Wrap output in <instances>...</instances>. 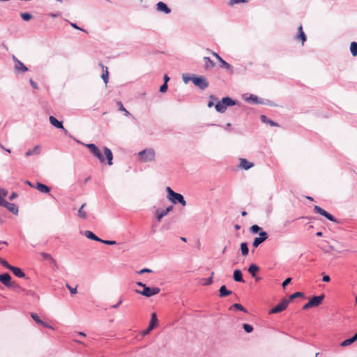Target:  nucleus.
<instances>
[{
    "label": "nucleus",
    "instance_id": "nucleus-1",
    "mask_svg": "<svg viewBox=\"0 0 357 357\" xmlns=\"http://www.w3.org/2000/svg\"><path fill=\"white\" fill-rule=\"evenodd\" d=\"M166 191L167 192V198L173 204L178 203L183 206L186 205V202L181 194L175 192L170 187H167Z\"/></svg>",
    "mask_w": 357,
    "mask_h": 357
},
{
    "label": "nucleus",
    "instance_id": "nucleus-2",
    "mask_svg": "<svg viewBox=\"0 0 357 357\" xmlns=\"http://www.w3.org/2000/svg\"><path fill=\"white\" fill-rule=\"evenodd\" d=\"M236 104V101L232 98L227 96L222 98V100L218 102L215 106V110L220 113H224L227 107L234 106Z\"/></svg>",
    "mask_w": 357,
    "mask_h": 357
},
{
    "label": "nucleus",
    "instance_id": "nucleus-3",
    "mask_svg": "<svg viewBox=\"0 0 357 357\" xmlns=\"http://www.w3.org/2000/svg\"><path fill=\"white\" fill-rule=\"evenodd\" d=\"M155 151L153 149H144L139 152L138 155L140 161L147 162L154 160Z\"/></svg>",
    "mask_w": 357,
    "mask_h": 357
},
{
    "label": "nucleus",
    "instance_id": "nucleus-4",
    "mask_svg": "<svg viewBox=\"0 0 357 357\" xmlns=\"http://www.w3.org/2000/svg\"><path fill=\"white\" fill-rule=\"evenodd\" d=\"M50 123L55 128L63 130L66 136L75 139L77 143H81L79 140L75 139L70 133L63 127V122L58 121L54 116H50L49 117Z\"/></svg>",
    "mask_w": 357,
    "mask_h": 357
},
{
    "label": "nucleus",
    "instance_id": "nucleus-5",
    "mask_svg": "<svg viewBox=\"0 0 357 357\" xmlns=\"http://www.w3.org/2000/svg\"><path fill=\"white\" fill-rule=\"evenodd\" d=\"M191 81L201 90L206 89L209 85L207 79L202 76H193L192 77Z\"/></svg>",
    "mask_w": 357,
    "mask_h": 357
},
{
    "label": "nucleus",
    "instance_id": "nucleus-6",
    "mask_svg": "<svg viewBox=\"0 0 357 357\" xmlns=\"http://www.w3.org/2000/svg\"><path fill=\"white\" fill-rule=\"evenodd\" d=\"M160 291V289L159 287H149L146 285L144 286V288L142 291L137 290L136 292L142 294L144 296L146 297H151L152 296L158 294Z\"/></svg>",
    "mask_w": 357,
    "mask_h": 357
},
{
    "label": "nucleus",
    "instance_id": "nucleus-7",
    "mask_svg": "<svg viewBox=\"0 0 357 357\" xmlns=\"http://www.w3.org/2000/svg\"><path fill=\"white\" fill-rule=\"evenodd\" d=\"M83 145L86 146L88 149H89L91 153L96 157L101 162H105V158L102 155L100 150L98 149V146H96L94 144H83Z\"/></svg>",
    "mask_w": 357,
    "mask_h": 357
},
{
    "label": "nucleus",
    "instance_id": "nucleus-8",
    "mask_svg": "<svg viewBox=\"0 0 357 357\" xmlns=\"http://www.w3.org/2000/svg\"><path fill=\"white\" fill-rule=\"evenodd\" d=\"M288 305L289 301L286 298H284L281 301L280 303H279L270 310V314H276L281 312L287 307Z\"/></svg>",
    "mask_w": 357,
    "mask_h": 357
},
{
    "label": "nucleus",
    "instance_id": "nucleus-9",
    "mask_svg": "<svg viewBox=\"0 0 357 357\" xmlns=\"http://www.w3.org/2000/svg\"><path fill=\"white\" fill-rule=\"evenodd\" d=\"M0 282L6 286L7 287H14L17 289H20V287L18 285H13L11 282V277L10 275L6 273L0 274Z\"/></svg>",
    "mask_w": 357,
    "mask_h": 357
},
{
    "label": "nucleus",
    "instance_id": "nucleus-10",
    "mask_svg": "<svg viewBox=\"0 0 357 357\" xmlns=\"http://www.w3.org/2000/svg\"><path fill=\"white\" fill-rule=\"evenodd\" d=\"M314 211L324 216L326 218H327L328 220L330 221H332V222H337V220L335 217H333L331 214H330L329 213H328L326 211H325L324 209H323L322 208H321L320 206H314Z\"/></svg>",
    "mask_w": 357,
    "mask_h": 357
},
{
    "label": "nucleus",
    "instance_id": "nucleus-11",
    "mask_svg": "<svg viewBox=\"0 0 357 357\" xmlns=\"http://www.w3.org/2000/svg\"><path fill=\"white\" fill-rule=\"evenodd\" d=\"M173 206L171 205L167 207L165 209L159 210L157 209L155 211V216L158 222H160L163 217H165L169 212L172 211Z\"/></svg>",
    "mask_w": 357,
    "mask_h": 357
},
{
    "label": "nucleus",
    "instance_id": "nucleus-12",
    "mask_svg": "<svg viewBox=\"0 0 357 357\" xmlns=\"http://www.w3.org/2000/svg\"><path fill=\"white\" fill-rule=\"evenodd\" d=\"M324 297V294H321L320 296H314L312 297L309 301L310 302V304L312 307H317L322 303Z\"/></svg>",
    "mask_w": 357,
    "mask_h": 357
},
{
    "label": "nucleus",
    "instance_id": "nucleus-13",
    "mask_svg": "<svg viewBox=\"0 0 357 357\" xmlns=\"http://www.w3.org/2000/svg\"><path fill=\"white\" fill-rule=\"evenodd\" d=\"M1 206L6 207L10 212L13 213V214L16 215L18 213V208L15 204L10 203V202L6 201L3 203V204H2Z\"/></svg>",
    "mask_w": 357,
    "mask_h": 357
},
{
    "label": "nucleus",
    "instance_id": "nucleus-14",
    "mask_svg": "<svg viewBox=\"0 0 357 357\" xmlns=\"http://www.w3.org/2000/svg\"><path fill=\"white\" fill-rule=\"evenodd\" d=\"M157 10L160 12H162L165 14H169L171 13V9L167 6L166 3L162 1H159L156 4Z\"/></svg>",
    "mask_w": 357,
    "mask_h": 357
},
{
    "label": "nucleus",
    "instance_id": "nucleus-15",
    "mask_svg": "<svg viewBox=\"0 0 357 357\" xmlns=\"http://www.w3.org/2000/svg\"><path fill=\"white\" fill-rule=\"evenodd\" d=\"M254 166V163L249 162L245 158H240L239 167L245 170H248Z\"/></svg>",
    "mask_w": 357,
    "mask_h": 357
},
{
    "label": "nucleus",
    "instance_id": "nucleus-16",
    "mask_svg": "<svg viewBox=\"0 0 357 357\" xmlns=\"http://www.w3.org/2000/svg\"><path fill=\"white\" fill-rule=\"evenodd\" d=\"M103 151L106 159L107 160V164L109 165H112L113 154L112 151L107 146L103 147Z\"/></svg>",
    "mask_w": 357,
    "mask_h": 357
},
{
    "label": "nucleus",
    "instance_id": "nucleus-17",
    "mask_svg": "<svg viewBox=\"0 0 357 357\" xmlns=\"http://www.w3.org/2000/svg\"><path fill=\"white\" fill-rule=\"evenodd\" d=\"M15 70L17 73H25L28 71V68L24 65L20 61H17V63L15 65Z\"/></svg>",
    "mask_w": 357,
    "mask_h": 357
},
{
    "label": "nucleus",
    "instance_id": "nucleus-18",
    "mask_svg": "<svg viewBox=\"0 0 357 357\" xmlns=\"http://www.w3.org/2000/svg\"><path fill=\"white\" fill-rule=\"evenodd\" d=\"M233 278L236 282H245V280L243 278L242 272L240 269H236L234 271Z\"/></svg>",
    "mask_w": 357,
    "mask_h": 357
},
{
    "label": "nucleus",
    "instance_id": "nucleus-19",
    "mask_svg": "<svg viewBox=\"0 0 357 357\" xmlns=\"http://www.w3.org/2000/svg\"><path fill=\"white\" fill-rule=\"evenodd\" d=\"M10 271L13 272V273L17 278H25V274L24 272L18 267L16 266H12L10 268Z\"/></svg>",
    "mask_w": 357,
    "mask_h": 357
},
{
    "label": "nucleus",
    "instance_id": "nucleus-20",
    "mask_svg": "<svg viewBox=\"0 0 357 357\" xmlns=\"http://www.w3.org/2000/svg\"><path fill=\"white\" fill-rule=\"evenodd\" d=\"M36 188L43 193H48L50 191V188L47 185L43 184L40 182H38L36 183Z\"/></svg>",
    "mask_w": 357,
    "mask_h": 357
},
{
    "label": "nucleus",
    "instance_id": "nucleus-21",
    "mask_svg": "<svg viewBox=\"0 0 357 357\" xmlns=\"http://www.w3.org/2000/svg\"><path fill=\"white\" fill-rule=\"evenodd\" d=\"M40 151V146L39 145L36 146L33 149H29L25 153L26 157H29L32 155H38Z\"/></svg>",
    "mask_w": 357,
    "mask_h": 357
},
{
    "label": "nucleus",
    "instance_id": "nucleus-22",
    "mask_svg": "<svg viewBox=\"0 0 357 357\" xmlns=\"http://www.w3.org/2000/svg\"><path fill=\"white\" fill-rule=\"evenodd\" d=\"M84 235L89 239L93 240L96 241L100 242L101 241V238H100L98 236H97L96 234H94L92 231L89 230H86L84 232Z\"/></svg>",
    "mask_w": 357,
    "mask_h": 357
},
{
    "label": "nucleus",
    "instance_id": "nucleus-23",
    "mask_svg": "<svg viewBox=\"0 0 357 357\" xmlns=\"http://www.w3.org/2000/svg\"><path fill=\"white\" fill-rule=\"evenodd\" d=\"M86 205V203H84L83 204H82V206H80V208H79V210L77 211V216L79 218L86 219L87 218L86 212L84 210Z\"/></svg>",
    "mask_w": 357,
    "mask_h": 357
},
{
    "label": "nucleus",
    "instance_id": "nucleus-24",
    "mask_svg": "<svg viewBox=\"0 0 357 357\" xmlns=\"http://www.w3.org/2000/svg\"><path fill=\"white\" fill-rule=\"evenodd\" d=\"M245 101L248 102H252L255 104H261L262 102L259 99V98L253 94L250 95L249 97L245 98Z\"/></svg>",
    "mask_w": 357,
    "mask_h": 357
},
{
    "label": "nucleus",
    "instance_id": "nucleus-25",
    "mask_svg": "<svg viewBox=\"0 0 357 357\" xmlns=\"http://www.w3.org/2000/svg\"><path fill=\"white\" fill-rule=\"evenodd\" d=\"M219 292H220V297H225V296H227L232 294V291L230 290H228L225 285H222L220 287V288L219 289Z\"/></svg>",
    "mask_w": 357,
    "mask_h": 357
},
{
    "label": "nucleus",
    "instance_id": "nucleus-26",
    "mask_svg": "<svg viewBox=\"0 0 357 357\" xmlns=\"http://www.w3.org/2000/svg\"><path fill=\"white\" fill-rule=\"evenodd\" d=\"M102 68V70H103V73L101 75V77L102 79H103V82H105V84H107L108 83V81H109V73H108V70H107V68L104 66L102 64H100Z\"/></svg>",
    "mask_w": 357,
    "mask_h": 357
},
{
    "label": "nucleus",
    "instance_id": "nucleus-27",
    "mask_svg": "<svg viewBox=\"0 0 357 357\" xmlns=\"http://www.w3.org/2000/svg\"><path fill=\"white\" fill-rule=\"evenodd\" d=\"M298 35L296 36V38H297V39L301 40L302 41V43L303 44V43L306 41L307 38H306L305 33L303 31V28H302L301 25L298 27Z\"/></svg>",
    "mask_w": 357,
    "mask_h": 357
},
{
    "label": "nucleus",
    "instance_id": "nucleus-28",
    "mask_svg": "<svg viewBox=\"0 0 357 357\" xmlns=\"http://www.w3.org/2000/svg\"><path fill=\"white\" fill-rule=\"evenodd\" d=\"M259 266H257L256 264H252L248 271L249 272V273L252 276V277H255L256 276V274L259 271Z\"/></svg>",
    "mask_w": 357,
    "mask_h": 357
},
{
    "label": "nucleus",
    "instance_id": "nucleus-29",
    "mask_svg": "<svg viewBox=\"0 0 357 357\" xmlns=\"http://www.w3.org/2000/svg\"><path fill=\"white\" fill-rule=\"evenodd\" d=\"M261 121L264 123L269 124L271 126H278V124L276 122H274L272 120H270L266 116L261 115L260 116Z\"/></svg>",
    "mask_w": 357,
    "mask_h": 357
},
{
    "label": "nucleus",
    "instance_id": "nucleus-30",
    "mask_svg": "<svg viewBox=\"0 0 357 357\" xmlns=\"http://www.w3.org/2000/svg\"><path fill=\"white\" fill-rule=\"evenodd\" d=\"M204 61L205 62V68H213L215 66V63L208 56L204 57Z\"/></svg>",
    "mask_w": 357,
    "mask_h": 357
},
{
    "label": "nucleus",
    "instance_id": "nucleus-31",
    "mask_svg": "<svg viewBox=\"0 0 357 357\" xmlns=\"http://www.w3.org/2000/svg\"><path fill=\"white\" fill-rule=\"evenodd\" d=\"M158 323V318L156 313L153 312L151 314V318L150 320L149 325L151 328H154Z\"/></svg>",
    "mask_w": 357,
    "mask_h": 357
},
{
    "label": "nucleus",
    "instance_id": "nucleus-32",
    "mask_svg": "<svg viewBox=\"0 0 357 357\" xmlns=\"http://www.w3.org/2000/svg\"><path fill=\"white\" fill-rule=\"evenodd\" d=\"M232 309H236L238 310H241L245 313H247V310L240 303H234L230 307L229 310H231Z\"/></svg>",
    "mask_w": 357,
    "mask_h": 357
},
{
    "label": "nucleus",
    "instance_id": "nucleus-33",
    "mask_svg": "<svg viewBox=\"0 0 357 357\" xmlns=\"http://www.w3.org/2000/svg\"><path fill=\"white\" fill-rule=\"evenodd\" d=\"M241 254L243 256L248 255V254L249 252V249H248L247 243L243 242L241 243Z\"/></svg>",
    "mask_w": 357,
    "mask_h": 357
},
{
    "label": "nucleus",
    "instance_id": "nucleus-34",
    "mask_svg": "<svg viewBox=\"0 0 357 357\" xmlns=\"http://www.w3.org/2000/svg\"><path fill=\"white\" fill-rule=\"evenodd\" d=\"M8 191L6 189L0 188V206L6 202L4 197L7 196Z\"/></svg>",
    "mask_w": 357,
    "mask_h": 357
},
{
    "label": "nucleus",
    "instance_id": "nucleus-35",
    "mask_svg": "<svg viewBox=\"0 0 357 357\" xmlns=\"http://www.w3.org/2000/svg\"><path fill=\"white\" fill-rule=\"evenodd\" d=\"M350 51L354 56H357V43L351 42L350 45Z\"/></svg>",
    "mask_w": 357,
    "mask_h": 357
},
{
    "label": "nucleus",
    "instance_id": "nucleus-36",
    "mask_svg": "<svg viewBox=\"0 0 357 357\" xmlns=\"http://www.w3.org/2000/svg\"><path fill=\"white\" fill-rule=\"evenodd\" d=\"M117 105L119 107V110L123 112L124 114L127 116H131L130 113L123 107V105L121 101H119Z\"/></svg>",
    "mask_w": 357,
    "mask_h": 357
},
{
    "label": "nucleus",
    "instance_id": "nucleus-37",
    "mask_svg": "<svg viewBox=\"0 0 357 357\" xmlns=\"http://www.w3.org/2000/svg\"><path fill=\"white\" fill-rule=\"evenodd\" d=\"M31 317L36 323L41 324V325H45V322L42 319H40V317H38V315L37 314L31 313Z\"/></svg>",
    "mask_w": 357,
    "mask_h": 357
},
{
    "label": "nucleus",
    "instance_id": "nucleus-38",
    "mask_svg": "<svg viewBox=\"0 0 357 357\" xmlns=\"http://www.w3.org/2000/svg\"><path fill=\"white\" fill-rule=\"evenodd\" d=\"M220 66L225 69H227V70H231V66L227 63V61H225L223 59H221L220 61Z\"/></svg>",
    "mask_w": 357,
    "mask_h": 357
},
{
    "label": "nucleus",
    "instance_id": "nucleus-39",
    "mask_svg": "<svg viewBox=\"0 0 357 357\" xmlns=\"http://www.w3.org/2000/svg\"><path fill=\"white\" fill-rule=\"evenodd\" d=\"M250 230L252 233L257 234L259 231V232L261 231V228L259 226H258L257 225H254L251 226V227L250 228Z\"/></svg>",
    "mask_w": 357,
    "mask_h": 357
},
{
    "label": "nucleus",
    "instance_id": "nucleus-40",
    "mask_svg": "<svg viewBox=\"0 0 357 357\" xmlns=\"http://www.w3.org/2000/svg\"><path fill=\"white\" fill-rule=\"evenodd\" d=\"M264 241L259 237H256L253 241L252 246L254 248H257Z\"/></svg>",
    "mask_w": 357,
    "mask_h": 357
},
{
    "label": "nucleus",
    "instance_id": "nucleus-41",
    "mask_svg": "<svg viewBox=\"0 0 357 357\" xmlns=\"http://www.w3.org/2000/svg\"><path fill=\"white\" fill-rule=\"evenodd\" d=\"M243 328L245 330V331L248 333H250L252 332V331H253V327L248 324H243Z\"/></svg>",
    "mask_w": 357,
    "mask_h": 357
},
{
    "label": "nucleus",
    "instance_id": "nucleus-42",
    "mask_svg": "<svg viewBox=\"0 0 357 357\" xmlns=\"http://www.w3.org/2000/svg\"><path fill=\"white\" fill-rule=\"evenodd\" d=\"M20 16L25 21H29L32 18V15L29 13H22Z\"/></svg>",
    "mask_w": 357,
    "mask_h": 357
},
{
    "label": "nucleus",
    "instance_id": "nucleus-43",
    "mask_svg": "<svg viewBox=\"0 0 357 357\" xmlns=\"http://www.w3.org/2000/svg\"><path fill=\"white\" fill-rule=\"evenodd\" d=\"M303 294L301 293V292H299V291H297V292H295L293 294H291L290 296H289V302L290 301H292L294 300V298H298V297H301V296H303Z\"/></svg>",
    "mask_w": 357,
    "mask_h": 357
},
{
    "label": "nucleus",
    "instance_id": "nucleus-44",
    "mask_svg": "<svg viewBox=\"0 0 357 357\" xmlns=\"http://www.w3.org/2000/svg\"><path fill=\"white\" fill-rule=\"evenodd\" d=\"M0 264H1L3 267L10 270V268L13 266L10 265L5 259L0 257Z\"/></svg>",
    "mask_w": 357,
    "mask_h": 357
},
{
    "label": "nucleus",
    "instance_id": "nucleus-45",
    "mask_svg": "<svg viewBox=\"0 0 357 357\" xmlns=\"http://www.w3.org/2000/svg\"><path fill=\"white\" fill-rule=\"evenodd\" d=\"M352 343H354V342L352 341L351 338H349L342 342L340 345L342 347H347L351 344Z\"/></svg>",
    "mask_w": 357,
    "mask_h": 357
},
{
    "label": "nucleus",
    "instance_id": "nucleus-46",
    "mask_svg": "<svg viewBox=\"0 0 357 357\" xmlns=\"http://www.w3.org/2000/svg\"><path fill=\"white\" fill-rule=\"evenodd\" d=\"M213 275H214V273L212 272L211 274V276L209 278H208L205 282H204V285L206 286H208V285H210L213 283Z\"/></svg>",
    "mask_w": 357,
    "mask_h": 357
},
{
    "label": "nucleus",
    "instance_id": "nucleus-47",
    "mask_svg": "<svg viewBox=\"0 0 357 357\" xmlns=\"http://www.w3.org/2000/svg\"><path fill=\"white\" fill-rule=\"evenodd\" d=\"M263 241H265L268 238V234L264 231H261L259 232V236Z\"/></svg>",
    "mask_w": 357,
    "mask_h": 357
},
{
    "label": "nucleus",
    "instance_id": "nucleus-48",
    "mask_svg": "<svg viewBox=\"0 0 357 357\" xmlns=\"http://www.w3.org/2000/svg\"><path fill=\"white\" fill-rule=\"evenodd\" d=\"M100 242L105 244V245H115L116 244V242L115 241H108V240H102L101 239V241H100Z\"/></svg>",
    "mask_w": 357,
    "mask_h": 357
},
{
    "label": "nucleus",
    "instance_id": "nucleus-49",
    "mask_svg": "<svg viewBox=\"0 0 357 357\" xmlns=\"http://www.w3.org/2000/svg\"><path fill=\"white\" fill-rule=\"evenodd\" d=\"M66 287L68 289V290L70 291L71 294H75L77 291L76 287H72L68 284H66Z\"/></svg>",
    "mask_w": 357,
    "mask_h": 357
},
{
    "label": "nucleus",
    "instance_id": "nucleus-50",
    "mask_svg": "<svg viewBox=\"0 0 357 357\" xmlns=\"http://www.w3.org/2000/svg\"><path fill=\"white\" fill-rule=\"evenodd\" d=\"M167 88H168V85L166 83H164L162 85L160 86V92L161 93H165L167 91Z\"/></svg>",
    "mask_w": 357,
    "mask_h": 357
},
{
    "label": "nucleus",
    "instance_id": "nucleus-51",
    "mask_svg": "<svg viewBox=\"0 0 357 357\" xmlns=\"http://www.w3.org/2000/svg\"><path fill=\"white\" fill-rule=\"evenodd\" d=\"M291 281V278H287L286 280H284L282 284V286L283 288H285Z\"/></svg>",
    "mask_w": 357,
    "mask_h": 357
},
{
    "label": "nucleus",
    "instance_id": "nucleus-52",
    "mask_svg": "<svg viewBox=\"0 0 357 357\" xmlns=\"http://www.w3.org/2000/svg\"><path fill=\"white\" fill-rule=\"evenodd\" d=\"M183 81L185 84H187L190 80H191L192 77H188L186 74H183L182 75Z\"/></svg>",
    "mask_w": 357,
    "mask_h": 357
},
{
    "label": "nucleus",
    "instance_id": "nucleus-53",
    "mask_svg": "<svg viewBox=\"0 0 357 357\" xmlns=\"http://www.w3.org/2000/svg\"><path fill=\"white\" fill-rule=\"evenodd\" d=\"M50 264L55 268H58V264L56 260L52 257L50 260Z\"/></svg>",
    "mask_w": 357,
    "mask_h": 357
},
{
    "label": "nucleus",
    "instance_id": "nucleus-54",
    "mask_svg": "<svg viewBox=\"0 0 357 357\" xmlns=\"http://www.w3.org/2000/svg\"><path fill=\"white\" fill-rule=\"evenodd\" d=\"M41 256L43 257L44 259L50 260L52 257L51 255L45 252H41Z\"/></svg>",
    "mask_w": 357,
    "mask_h": 357
},
{
    "label": "nucleus",
    "instance_id": "nucleus-55",
    "mask_svg": "<svg viewBox=\"0 0 357 357\" xmlns=\"http://www.w3.org/2000/svg\"><path fill=\"white\" fill-rule=\"evenodd\" d=\"M246 0H230L229 1V4L233 6L234 4H236V3H241V2H245Z\"/></svg>",
    "mask_w": 357,
    "mask_h": 357
},
{
    "label": "nucleus",
    "instance_id": "nucleus-56",
    "mask_svg": "<svg viewBox=\"0 0 357 357\" xmlns=\"http://www.w3.org/2000/svg\"><path fill=\"white\" fill-rule=\"evenodd\" d=\"M153 328H150V326H149L143 332H142V335H148Z\"/></svg>",
    "mask_w": 357,
    "mask_h": 357
},
{
    "label": "nucleus",
    "instance_id": "nucleus-57",
    "mask_svg": "<svg viewBox=\"0 0 357 357\" xmlns=\"http://www.w3.org/2000/svg\"><path fill=\"white\" fill-rule=\"evenodd\" d=\"M152 272V270L149 269V268H143L142 270H140L138 273L139 274H143V273H151Z\"/></svg>",
    "mask_w": 357,
    "mask_h": 357
},
{
    "label": "nucleus",
    "instance_id": "nucleus-58",
    "mask_svg": "<svg viewBox=\"0 0 357 357\" xmlns=\"http://www.w3.org/2000/svg\"><path fill=\"white\" fill-rule=\"evenodd\" d=\"M310 307H312V305L310 304V301H308L307 303H305V304L303 306V310H307V309H309V308H310Z\"/></svg>",
    "mask_w": 357,
    "mask_h": 357
},
{
    "label": "nucleus",
    "instance_id": "nucleus-59",
    "mask_svg": "<svg viewBox=\"0 0 357 357\" xmlns=\"http://www.w3.org/2000/svg\"><path fill=\"white\" fill-rule=\"evenodd\" d=\"M330 280H331V278H330V276H329V275H324L323 276V278H322V280H323L324 282H329V281H330Z\"/></svg>",
    "mask_w": 357,
    "mask_h": 357
},
{
    "label": "nucleus",
    "instance_id": "nucleus-60",
    "mask_svg": "<svg viewBox=\"0 0 357 357\" xmlns=\"http://www.w3.org/2000/svg\"><path fill=\"white\" fill-rule=\"evenodd\" d=\"M212 55L213 56H215L218 59V61H220L221 59H222V57L216 52H213Z\"/></svg>",
    "mask_w": 357,
    "mask_h": 357
},
{
    "label": "nucleus",
    "instance_id": "nucleus-61",
    "mask_svg": "<svg viewBox=\"0 0 357 357\" xmlns=\"http://www.w3.org/2000/svg\"><path fill=\"white\" fill-rule=\"evenodd\" d=\"M29 82H30V84H31V86L33 89H38L37 84L32 79H31Z\"/></svg>",
    "mask_w": 357,
    "mask_h": 357
},
{
    "label": "nucleus",
    "instance_id": "nucleus-62",
    "mask_svg": "<svg viewBox=\"0 0 357 357\" xmlns=\"http://www.w3.org/2000/svg\"><path fill=\"white\" fill-rule=\"evenodd\" d=\"M121 303H122V300H121V299H120V301H119L117 303H116L115 305H113L112 306V308H115V309H116V308L119 307V306Z\"/></svg>",
    "mask_w": 357,
    "mask_h": 357
},
{
    "label": "nucleus",
    "instance_id": "nucleus-63",
    "mask_svg": "<svg viewBox=\"0 0 357 357\" xmlns=\"http://www.w3.org/2000/svg\"><path fill=\"white\" fill-rule=\"evenodd\" d=\"M17 193H15V192H13V193L10 195V196L9 197V199H10V200H13V199H14L15 198H16V197H17Z\"/></svg>",
    "mask_w": 357,
    "mask_h": 357
},
{
    "label": "nucleus",
    "instance_id": "nucleus-64",
    "mask_svg": "<svg viewBox=\"0 0 357 357\" xmlns=\"http://www.w3.org/2000/svg\"><path fill=\"white\" fill-rule=\"evenodd\" d=\"M352 341L354 342L355 341L357 340V333L354 334V335L353 337H351Z\"/></svg>",
    "mask_w": 357,
    "mask_h": 357
}]
</instances>
